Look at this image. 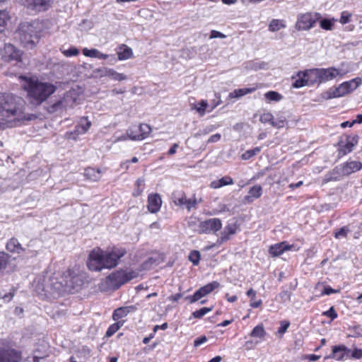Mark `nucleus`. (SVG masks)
I'll return each mask as SVG.
<instances>
[{
    "label": "nucleus",
    "mask_w": 362,
    "mask_h": 362,
    "mask_svg": "<svg viewBox=\"0 0 362 362\" xmlns=\"http://www.w3.org/2000/svg\"><path fill=\"white\" fill-rule=\"evenodd\" d=\"M123 325L122 322H115L112 325H111L107 330L106 331V337H111L115 333H116L119 329V328L122 327V325Z\"/></svg>",
    "instance_id": "obj_46"
},
{
    "label": "nucleus",
    "mask_w": 362,
    "mask_h": 362,
    "mask_svg": "<svg viewBox=\"0 0 362 362\" xmlns=\"http://www.w3.org/2000/svg\"><path fill=\"white\" fill-rule=\"evenodd\" d=\"M108 69L107 67H100L95 69L92 71L91 77L93 78H102L107 76Z\"/></svg>",
    "instance_id": "obj_44"
},
{
    "label": "nucleus",
    "mask_w": 362,
    "mask_h": 362,
    "mask_svg": "<svg viewBox=\"0 0 362 362\" xmlns=\"http://www.w3.org/2000/svg\"><path fill=\"white\" fill-rule=\"evenodd\" d=\"M7 13L5 11H0V33L4 30Z\"/></svg>",
    "instance_id": "obj_56"
},
{
    "label": "nucleus",
    "mask_w": 362,
    "mask_h": 362,
    "mask_svg": "<svg viewBox=\"0 0 362 362\" xmlns=\"http://www.w3.org/2000/svg\"><path fill=\"white\" fill-rule=\"evenodd\" d=\"M320 82L326 83L329 81L333 80L337 77L342 78L346 75L349 70L343 68H336L334 66L329 67L327 69L319 68Z\"/></svg>",
    "instance_id": "obj_10"
},
{
    "label": "nucleus",
    "mask_w": 362,
    "mask_h": 362,
    "mask_svg": "<svg viewBox=\"0 0 362 362\" xmlns=\"http://www.w3.org/2000/svg\"><path fill=\"white\" fill-rule=\"evenodd\" d=\"M343 173L345 176H348L353 173L357 172L362 168V163L360 161H347L341 164Z\"/></svg>",
    "instance_id": "obj_22"
},
{
    "label": "nucleus",
    "mask_w": 362,
    "mask_h": 362,
    "mask_svg": "<svg viewBox=\"0 0 362 362\" xmlns=\"http://www.w3.org/2000/svg\"><path fill=\"white\" fill-rule=\"evenodd\" d=\"M189 259L193 263L194 265H197L200 259L199 252L197 250L192 251L189 254Z\"/></svg>",
    "instance_id": "obj_51"
},
{
    "label": "nucleus",
    "mask_w": 362,
    "mask_h": 362,
    "mask_svg": "<svg viewBox=\"0 0 362 362\" xmlns=\"http://www.w3.org/2000/svg\"><path fill=\"white\" fill-rule=\"evenodd\" d=\"M260 151H261L260 147H255L252 149H249V150L246 151L245 152H244L241 155V158L243 160H249L251 158H252L254 156L259 153Z\"/></svg>",
    "instance_id": "obj_43"
},
{
    "label": "nucleus",
    "mask_w": 362,
    "mask_h": 362,
    "mask_svg": "<svg viewBox=\"0 0 362 362\" xmlns=\"http://www.w3.org/2000/svg\"><path fill=\"white\" fill-rule=\"evenodd\" d=\"M151 129L147 124L132 125L127 129L129 139L133 141H141L146 139L151 133Z\"/></svg>",
    "instance_id": "obj_8"
},
{
    "label": "nucleus",
    "mask_w": 362,
    "mask_h": 362,
    "mask_svg": "<svg viewBox=\"0 0 362 362\" xmlns=\"http://www.w3.org/2000/svg\"><path fill=\"white\" fill-rule=\"evenodd\" d=\"M139 273L130 269H119L105 277L102 285L106 290L116 291L122 285L136 278Z\"/></svg>",
    "instance_id": "obj_6"
},
{
    "label": "nucleus",
    "mask_w": 362,
    "mask_h": 362,
    "mask_svg": "<svg viewBox=\"0 0 362 362\" xmlns=\"http://www.w3.org/2000/svg\"><path fill=\"white\" fill-rule=\"evenodd\" d=\"M174 202L177 206H183L185 204L187 197L185 194L180 191L173 193Z\"/></svg>",
    "instance_id": "obj_40"
},
{
    "label": "nucleus",
    "mask_w": 362,
    "mask_h": 362,
    "mask_svg": "<svg viewBox=\"0 0 362 362\" xmlns=\"http://www.w3.org/2000/svg\"><path fill=\"white\" fill-rule=\"evenodd\" d=\"M79 53V51L77 48L74 47H70L69 49H66V50H64L63 52V54L66 56V57H73V56H76L78 55Z\"/></svg>",
    "instance_id": "obj_58"
},
{
    "label": "nucleus",
    "mask_w": 362,
    "mask_h": 362,
    "mask_svg": "<svg viewBox=\"0 0 362 362\" xmlns=\"http://www.w3.org/2000/svg\"><path fill=\"white\" fill-rule=\"evenodd\" d=\"M322 315L329 317L331 320H334L338 316L333 306H332L328 310L323 312Z\"/></svg>",
    "instance_id": "obj_53"
},
{
    "label": "nucleus",
    "mask_w": 362,
    "mask_h": 362,
    "mask_svg": "<svg viewBox=\"0 0 362 362\" xmlns=\"http://www.w3.org/2000/svg\"><path fill=\"white\" fill-rule=\"evenodd\" d=\"M359 136L356 134L347 136L345 141L340 140L338 143L339 155L345 156L353 151L354 147L358 144Z\"/></svg>",
    "instance_id": "obj_15"
},
{
    "label": "nucleus",
    "mask_w": 362,
    "mask_h": 362,
    "mask_svg": "<svg viewBox=\"0 0 362 362\" xmlns=\"http://www.w3.org/2000/svg\"><path fill=\"white\" fill-rule=\"evenodd\" d=\"M256 90V88H243L235 89L233 92L229 93V98H238L244 96L247 94L252 93Z\"/></svg>",
    "instance_id": "obj_31"
},
{
    "label": "nucleus",
    "mask_w": 362,
    "mask_h": 362,
    "mask_svg": "<svg viewBox=\"0 0 362 362\" xmlns=\"http://www.w3.org/2000/svg\"><path fill=\"white\" fill-rule=\"evenodd\" d=\"M274 116L270 112H265L260 115L259 121L262 123H270L272 124V122H273Z\"/></svg>",
    "instance_id": "obj_52"
},
{
    "label": "nucleus",
    "mask_w": 362,
    "mask_h": 362,
    "mask_svg": "<svg viewBox=\"0 0 362 362\" xmlns=\"http://www.w3.org/2000/svg\"><path fill=\"white\" fill-rule=\"evenodd\" d=\"M208 107V103L206 100H201L199 103L195 105L194 109L199 112L201 116L205 114L206 107Z\"/></svg>",
    "instance_id": "obj_47"
},
{
    "label": "nucleus",
    "mask_w": 362,
    "mask_h": 362,
    "mask_svg": "<svg viewBox=\"0 0 362 362\" xmlns=\"http://www.w3.org/2000/svg\"><path fill=\"white\" fill-rule=\"evenodd\" d=\"M350 352V349L344 345L334 346H332V352L328 358H334L337 361H342L345 357L348 356Z\"/></svg>",
    "instance_id": "obj_18"
},
{
    "label": "nucleus",
    "mask_w": 362,
    "mask_h": 362,
    "mask_svg": "<svg viewBox=\"0 0 362 362\" xmlns=\"http://www.w3.org/2000/svg\"><path fill=\"white\" fill-rule=\"evenodd\" d=\"M207 341V338L206 336H202L200 337H197L194 341V346L198 347L201 346L202 344L205 343Z\"/></svg>",
    "instance_id": "obj_61"
},
{
    "label": "nucleus",
    "mask_w": 362,
    "mask_h": 362,
    "mask_svg": "<svg viewBox=\"0 0 362 362\" xmlns=\"http://www.w3.org/2000/svg\"><path fill=\"white\" fill-rule=\"evenodd\" d=\"M85 274L76 269H68L58 278L52 276L42 290L51 295L61 296L78 291L83 284Z\"/></svg>",
    "instance_id": "obj_2"
},
{
    "label": "nucleus",
    "mask_w": 362,
    "mask_h": 362,
    "mask_svg": "<svg viewBox=\"0 0 362 362\" xmlns=\"http://www.w3.org/2000/svg\"><path fill=\"white\" fill-rule=\"evenodd\" d=\"M91 126V122L88 119V117H82L79 124L76 127V131L78 134H85L88 132Z\"/></svg>",
    "instance_id": "obj_33"
},
{
    "label": "nucleus",
    "mask_w": 362,
    "mask_h": 362,
    "mask_svg": "<svg viewBox=\"0 0 362 362\" xmlns=\"http://www.w3.org/2000/svg\"><path fill=\"white\" fill-rule=\"evenodd\" d=\"M10 255L4 252H0V273L3 272L7 267Z\"/></svg>",
    "instance_id": "obj_42"
},
{
    "label": "nucleus",
    "mask_w": 362,
    "mask_h": 362,
    "mask_svg": "<svg viewBox=\"0 0 362 362\" xmlns=\"http://www.w3.org/2000/svg\"><path fill=\"white\" fill-rule=\"evenodd\" d=\"M290 326L289 321L283 320L280 322V327L278 329V332L281 334H284Z\"/></svg>",
    "instance_id": "obj_54"
},
{
    "label": "nucleus",
    "mask_w": 362,
    "mask_h": 362,
    "mask_svg": "<svg viewBox=\"0 0 362 362\" xmlns=\"http://www.w3.org/2000/svg\"><path fill=\"white\" fill-rule=\"evenodd\" d=\"M226 37V36L223 33L214 30H211L210 35V38H225Z\"/></svg>",
    "instance_id": "obj_62"
},
{
    "label": "nucleus",
    "mask_w": 362,
    "mask_h": 362,
    "mask_svg": "<svg viewBox=\"0 0 362 362\" xmlns=\"http://www.w3.org/2000/svg\"><path fill=\"white\" fill-rule=\"evenodd\" d=\"M40 23L37 21L21 23L16 34L23 46L33 49L40 37Z\"/></svg>",
    "instance_id": "obj_5"
},
{
    "label": "nucleus",
    "mask_w": 362,
    "mask_h": 362,
    "mask_svg": "<svg viewBox=\"0 0 362 362\" xmlns=\"http://www.w3.org/2000/svg\"><path fill=\"white\" fill-rule=\"evenodd\" d=\"M267 334L262 324L257 325L253 328L250 334V336L253 338L262 339Z\"/></svg>",
    "instance_id": "obj_36"
},
{
    "label": "nucleus",
    "mask_w": 362,
    "mask_h": 362,
    "mask_svg": "<svg viewBox=\"0 0 362 362\" xmlns=\"http://www.w3.org/2000/svg\"><path fill=\"white\" fill-rule=\"evenodd\" d=\"M284 28L286 25L283 20L273 19L269 25V30L271 32H276Z\"/></svg>",
    "instance_id": "obj_39"
},
{
    "label": "nucleus",
    "mask_w": 362,
    "mask_h": 362,
    "mask_svg": "<svg viewBox=\"0 0 362 362\" xmlns=\"http://www.w3.org/2000/svg\"><path fill=\"white\" fill-rule=\"evenodd\" d=\"M20 78L24 81L23 88L27 92L29 103L35 107L42 105L57 90V86L52 83L33 77L21 76Z\"/></svg>",
    "instance_id": "obj_3"
},
{
    "label": "nucleus",
    "mask_w": 362,
    "mask_h": 362,
    "mask_svg": "<svg viewBox=\"0 0 362 362\" xmlns=\"http://www.w3.org/2000/svg\"><path fill=\"white\" fill-rule=\"evenodd\" d=\"M335 21L334 19L330 20V19H322L320 22V27L326 30H331L332 29V27L334 25V22Z\"/></svg>",
    "instance_id": "obj_48"
},
{
    "label": "nucleus",
    "mask_w": 362,
    "mask_h": 362,
    "mask_svg": "<svg viewBox=\"0 0 362 362\" xmlns=\"http://www.w3.org/2000/svg\"><path fill=\"white\" fill-rule=\"evenodd\" d=\"M21 352L12 349L0 340V362H20Z\"/></svg>",
    "instance_id": "obj_9"
},
{
    "label": "nucleus",
    "mask_w": 362,
    "mask_h": 362,
    "mask_svg": "<svg viewBox=\"0 0 362 362\" xmlns=\"http://www.w3.org/2000/svg\"><path fill=\"white\" fill-rule=\"evenodd\" d=\"M295 81L293 83L292 86L295 88H300L308 86L305 71H298Z\"/></svg>",
    "instance_id": "obj_32"
},
{
    "label": "nucleus",
    "mask_w": 362,
    "mask_h": 362,
    "mask_svg": "<svg viewBox=\"0 0 362 362\" xmlns=\"http://www.w3.org/2000/svg\"><path fill=\"white\" fill-rule=\"evenodd\" d=\"M291 293L288 291H283L279 293L281 302L285 303L291 300Z\"/></svg>",
    "instance_id": "obj_59"
},
{
    "label": "nucleus",
    "mask_w": 362,
    "mask_h": 362,
    "mask_svg": "<svg viewBox=\"0 0 362 362\" xmlns=\"http://www.w3.org/2000/svg\"><path fill=\"white\" fill-rule=\"evenodd\" d=\"M137 310L136 305H129L120 307L115 309L112 313V319L117 321L121 318L126 317L129 313L135 312Z\"/></svg>",
    "instance_id": "obj_23"
},
{
    "label": "nucleus",
    "mask_w": 362,
    "mask_h": 362,
    "mask_svg": "<svg viewBox=\"0 0 362 362\" xmlns=\"http://www.w3.org/2000/svg\"><path fill=\"white\" fill-rule=\"evenodd\" d=\"M319 13L312 14L306 13L298 16L296 28L298 30H307L313 28L319 18Z\"/></svg>",
    "instance_id": "obj_11"
},
{
    "label": "nucleus",
    "mask_w": 362,
    "mask_h": 362,
    "mask_svg": "<svg viewBox=\"0 0 362 362\" xmlns=\"http://www.w3.org/2000/svg\"><path fill=\"white\" fill-rule=\"evenodd\" d=\"M107 76L110 77L114 81H123L127 79V76L124 74H120L115 71L113 69H108Z\"/></svg>",
    "instance_id": "obj_41"
},
{
    "label": "nucleus",
    "mask_w": 362,
    "mask_h": 362,
    "mask_svg": "<svg viewBox=\"0 0 362 362\" xmlns=\"http://www.w3.org/2000/svg\"><path fill=\"white\" fill-rule=\"evenodd\" d=\"M74 100H71L68 95H65L64 98L58 100L53 104L47 106V110L51 114H58L66 110L68 107H71Z\"/></svg>",
    "instance_id": "obj_14"
},
{
    "label": "nucleus",
    "mask_w": 362,
    "mask_h": 362,
    "mask_svg": "<svg viewBox=\"0 0 362 362\" xmlns=\"http://www.w3.org/2000/svg\"><path fill=\"white\" fill-rule=\"evenodd\" d=\"M287 122H286V119L284 117H279L278 118H276L275 120L273 119V122H272V125L274 127H276V128H281L283 127H284L285 124H286Z\"/></svg>",
    "instance_id": "obj_50"
},
{
    "label": "nucleus",
    "mask_w": 362,
    "mask_h": 362,
    "mask_svg": "<svg viewBox=\"0 0 362 362\" xmlns=\"http://www.w3.org/2000/svg\"><path fill=\"white\" fill-rule=\"evenodd\" d=\"M23 52L11 43H6L1 50L2 59L6 62H21Z\"/></svg>",
    "instance_id": "obj_12"
},
{
    "label": "nucleus",
    "mask_w": 362,
    "mask_h": 362,
    "mask_svg": "<svg viewBox=\"0 0 362 362\" xmlns=\"http://www.w3.org/2000/svg\"><path fill=\"white\" fill-rule=\"evenodd\" d=\"M262 194V187L256 185L250 188L248 191V194L245 196L243 199V203L244 204H251L254 202L255 199L259 198Z\"/></svg>",
    "instance_id": "obj_19"
},
{
    "label": "nucleus",
    "mask_w": 362,
    "mask_h": 362,
    "mask_svg": "<svg viewBox=\"0 0 362 362\" xmlns=\"http://www.w3.org/2000/svg\"><path fill=\"white\" fill-rule=\"evenodd\" d=\"M102 172L100 169L88 167L84 170V176L86 179L96 182L101 177Z\"/></svg>",
    "instance_id": "obj_27"
},
{
    "label": "nucleus",
    "mask_w": 362,
    "mask_h": 362,
    "mask_svg": "<svg viewBox=\"0 0 362 362\" xmlns=\"http://www.w3.org/2000/svg\"><path fill=\"white\" fill-rule=\"evenodd\" d=\"M351 16V14L349 13L348 11H343L341 13V17L339 19V22L341 24H346L350 21V18Z\"/></svg>",
    "instance_id": "obj_57"
},
{
    "label": "nucleus",
    "mask_w": 362,
    "mask_h": 362,
    "mask_svg": "<svg viewBox=\"0 0 362 362\" xmlns=\"http://www.w3.org/2000/svg\"><path fill=\"white\" fill-rule=\"evenodd\" d=\"M305 71L308 86H313L315 83H321L319 68L307 69Z\"/></svg>",
    "instance_id": "obj_25"
},
{
    "label": "nucleus",
    "mask_w": 362,
    "mask_h": 362,
    "mask_svg": "<svg viewBox=\"0 0 362 362\" xmlns=\"http://www.w3.org/2000/svg\"><path fill=\"white\" fill-rule=\"evenodd\" d=\"M349 231L350 230L347 226H344L334 232V237L337 239L346 238Z\"/></svg>",
    "instance_id": "obj_49"
},
{
    "label": "nucleus",
    "mask_w": 362,
    "mask_h": 362,
    "mask_svg": "<svg viewBox=\"0 0 362 362\" xmlns=\"http://www.w3.org/2000/svg\"><path fill=\"white\" fill-rule=\"evenodd\" d=\"M345 175L343 173L341 165L336 166L332 170L329 171L325 176L324 182L327 183L331 181L340 180Z\"/></svg>",
    "instance_id": "obj_24"
},
{
    "label": "nucleus",
    "mask_w": 362,
    "mask_h": 362,
    "mask_svg": "<svg viewBox=\"0 0 362 362\" xmlns=\"http://www.w3.org/2000/svg\"><path fill=\"white\" fill-rule=\"evenodd\" d=\"M185 206H186V209H187V211H190L192 208H196L197 207V199L195 198V195H194V197L193 199H187L186 201V203H185Z\"/></svg>",
    "instance_id": "obj_55"
},
{
    "label": "nucleus",
    "mask_w": 362,
    "mask_h": 362,
    "mask_svg": "<svg viewBox=\"0 0 362 362\" xmlns=\"http://www.w3.org/2000/svg\"><path fill=\"white\" fill-rule=\"evenodd\" d=\"M33 8L41 11H46L50 7L54 0H29Z\"/></svg>",
    "instance_id": "obj_29"
},
{
    "label": "nucleus",
    "mask_w": 362,
    "mask_h": 362,
    "mask_svg": "<svg viewBox=\"0 0 362 362\" xmlns=\"http://www.w3.org/2000/svg\"><path fill=\"white\" fill-rule=\"evenodd\" d=\"M238 229V226L235 221L228 223L221 233V236L219 239L220 243H222L230 240V235L235 234Z\"/></svg>",
    "instance_id": "obj_21"
},
{
    "label": "nucleus",
    "mask_w": 362,
    "mask_h": 362,
    "mask_svg": "<svg viewBox=\"0 0 362 362\" xmlns=\"http://www.w3.org/2000/svg\"><path fill=\"white\" fill-rule=\"evenodd\" d=\"M216 126L214 125H209L207 127H206L204 129H203L202 130H199V132L198 133V134L199 135H206V134H208L209 133H211V132H213L214 129H216Z\"/></svg>",
    "instance_id": "obj_60"
},
{
    "label": "nucleus",
    "mask_w": 362,
    "mask_h": 362,
    "mask_svg": "<svg viewBox=\"0 0 362 362\" xmlns=\"http://www.w3.org/2000/svg\"><path fill=\"white\" fill-rule=\"evenodd\" d=\"M293 247V245H289L286 241H283L274 245H272L269 248V255L273 257H279L284 252L291 250Z\"/></svg>",
    "instance_id": "obj_16"
},
{
    "label": "nucleus",
    "mask_w": 362,
    "mask_h": 362,
    "mask_svg": "<svg viewBox=\"0 0 362 362\" xmlns=\"http://www.w3.org/2000/svg\"><path fill=\"white\" fill-rule=\"evenodd\" d=\"M212 310H213V307H211V308L204 307V308H202L199 310L194 311L192 313V316L194 318L200 319L203 316H204L206 314H207L208 313L211 312Z\"/></svg>",
    "instance_id": "obj_45"
},
{
    "label": "nucleus",
    "mask_w": 362,
    "mask_h": 362,
    "mask_svg": "<svg viewBox=\"0 0 362 362\" xmlns=\"http://www.w3.org/2000/svg\"><path fill=\"white\" fill-rule=\"evenodd\" d=\"M221 138V134L217 133V134H215L211 136L209 138L207 142L208 143H216V142H218V141H220Z\"/></svg>",
    "instance_id": "obj_64"
},
{
    "label": "nucleus",
    "mask_w": 362,
    "mask_h": 362,
    "mask_svg": "<svg viewBox=\"0 0 362 362\" xmlns=\"http://www.w3.org/2000/svg\"><path fill=\"white\" fill-rule=\"evenodd\" d=\"M83 54L86 57H93V58H98V59H107L109 57L108 54H103V53L100 52L97 49H89L88 48H84L83 49Z\"/></svg>",
    "instance_id": "obj_30"
},
{
    "label": "nucleus",
    "mask_w": 362,
    "mask_h": 362,
    "mask_svg": "<svg viewBox=\"0 0 362 362\" xmlns=\"http://www.w3.org/2000/svg\"><path fill=\"white\" fill-rule=\"evenodd\" d=\"M220 284L218 281H214L199 288L197 291L194 292L197 300H200L202 298L206 296V295L211 293L214 289L218 288Z\"/></svg>",
    "instance_id": "obj_20"
},
{
    "label": "nucleus",
    "mask_w": 362,
    "mask_h": 362,
    "mask_svg": "<svg viewBox=\"0 0 362 362\" xmlns=\"http://www.w3.org/2000/svg\"><path fill=\"white\" fill-rule=\"evenodd\" d=\"M145 188V182L144 178H139L135 182V189L132 195L135 197L140 196L144 192Z\"/></svg>",
    "instance_id": "obj_38"
},
{
    "label": "nucleus",
    "mask_w": 362,
    "mask_h": 362,
    "mask_svg": "<svg viewBox=\"0 0 362 362\" xmlns=\"http://www.w3.org/2000/svg\"><path fill=\"white\" fill-rule=\"evenodd\" d=\"M132 49L126 45H123L117 52L118 59L119 60L128 59L132 57Z\"/></svg>",
    "instance_id": "obj_35"
},
{
    "label": "nucleus",
    "mask_w": 362,
    "mask_h": 362,
    "mask_svg": "<svg viewBox=\"0 0 362 362\" xmlns=\"http://www.w3.org/2000/svg\"><path fill=\"white\" fill-rule=\"evenodd\" d=\"M126 254L127 250L122 247L113 246L106 250L100 247L94 248L88 255L86 265L92 272L112 269L119 264L120 259Z\"/></svg>",
    "instance_id": "obj_1"
},
{
    "label": "nucleus",
    "mask_w": 362,
    "mask_h": 362,
    "mask_svg": "<svg viewBox=\"0 0 362 362\" xmlns=\"http://www.w3.org/2000/svg\"><path fill=\"white\" fill-rule=\"evenodd\" d=\"M351 357L356 359L362 358V349H355L351 353Z\"/></svg>",
    "instance_id": "obj_63"
},
{
    "label": "nucleus",
    "mask_w": 362,
    "mask_h": 362,
    "mask_svg": "<svg viewBox=\"0 0 362 362\" xmlns=\"http://www.w3.org/2000/svg\"><path fill=\"white\" fill-rule=\"evenodd\" d=\"M161 204L162 199L158 194H150L148 195L147 207L151 213H157L160 210Z\"/></svg>",
    "instance_id": "obj_17"
},
{
    "label": "nucleus",
    "mask_w": 362,
    "mask_h": 362,
    "mask_svg": "<svg viewBox=\"0 0 362 362\" xmlns=\"http://www.w3.org/2000/svg\"><path fill=\"white\" fill-rule=\"evenodd\" d=\"M221 227L222 223L221 219L217 218H209L199 223L197 232L200 234L210 233L219 230Z\"/></svg>",
    "instance_id": "obj_13"
},
{
    "label": "nucleus",
    "mask_w": 362,
    "mask_h": 362,
    "mask_svg": "<svg viewBox=\"0 0 362 362\" xmlns=\"http://www.w3.org/2000/svg\"><path fill=\"white\" fill-rule=\"evenodd\" d=\"M246 295L251 298L250 306L252 308H257L262 305V300L261 299L258 300H255V298L256 297V291L252 288L249 289Z\"/></svg>",
    "instance_id": "obj_37"
},
{
    "label": "nucleus",
    "mask_w": 362,
    "mask_h": 362,
    "mask_svg": "<svg viewBox=\"0 0 362 362\" xmlns=\"http://www.w3.org/2000/svg\"><path fill=\"white\" fill-rule=\"evenodd\" d=\"M361 83L360 78H355L348 81L343 82L338 86H333L322 93V98L325 100L340 98L356 90Z\"/></svg>",
    "instance_id": "obj_7"
},
{
    "label": "nucleus",
    "mask_w": 362,
    "mask_h": 362,
    "mask_svg": "<svg viewBox=\"0 0 362 362\" xmlns=\"http://www.w3.org/2000/svg\"><path fill=\"white\" fill-rule=\"evenodd\" d=\"M234 183L233 180L230 176H224L221 179L214 180L210 184V187L212 189H218L223 186L233 185Z\"/></svg>",
    "instance_id": "obj_28"
},
{
    "label": "nucleus",
    "mask_w": 362,
    "mask_h": 362,
    "mask_svg": "<svg viewBox=\"0 0 362 362\" xmlns=\"http://www.w3.org/2000/svg\"><path fill=\"white\" fill-rule=\"evenodd\" d=\"M264 98L267 103L279 102L283 99V95L274 90H269L264 93Z\"/></svg>",
    "instance_id": "obj_34"
},
{
    "label": "nucleus",
    "mask_w": 362,
    "mask_h": 362,
    "mask_svg": "<svg viewBox=\"0 0 362 362\" xmlns=\"http://www.w3.org/2000/svg\"><path fill=\"white\" fill-rule=\"evenodd\" d=\"M6 248L12 253L20 254L24 251V248L21 246L18 239L15 238H11L6 243Z\"/></svg>",
    "instance_id": "obj_26"
},
{
    "label": "nucleus",
    "mask_w": 362,
    "mask_h": 362,
    "mask_svg": "<svg viewBox=\"0 0 362 362\" xmlns=\"http://www.w3.org/2000/svg\"><path fill=\"white\" fill-rule=\"evenodd\" d=\"M25 101L20 97L10 93H0V115L2 117H13L16 119L28 120L24 114Z\"/></svg>",
    "instance_id": "obj_4"
}]
</instances>
